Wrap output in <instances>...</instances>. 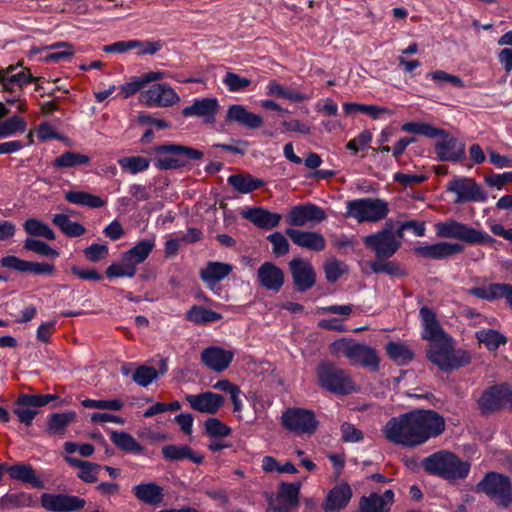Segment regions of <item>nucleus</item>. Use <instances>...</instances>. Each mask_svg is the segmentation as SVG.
<instances>
[{"instance_id":"1","label":"nucleus","mask_w":512,"mask_h":512,"mask_svg":"<svg viewBox=\"0 0 512 512\" xmlns=\"http://www.w3.org/2000/svg\"><path fill=\"white\" fill-rule=\"evenodd\" d=\"M445 430V419L434 410H413L392 417L384 425L385 438L397 445L417 447Z\"/></svg>"},{"instance_id":"2","label":"nucleus","mask_w":512,"mask_h":512,"mask_svg":"<svg viewBox=\"0 0 512 512\" xmlns=\"http://www.w3.org/2000/svg\"><path fill=\"white\" fill-rule=\"evenodd\" d=\"M426 472L447 480L464 479L470 471V464L448 451H438L423 460Z\"/></svg>"},{"instance_id":"3","label":"nucleus","mask_w":512,"mask_h":512,"mask_svg":"<svg viewBox=\"0 0 512 512\" xmlns=\"http://www.w3.org/2000/svg\"><path fill=\"white\" fill-rule=\"evenodd\" d=\"M427 358L442 371H452L471 361L470 354L462 349H455L450 336L441 341L430 343L427 349Z\"/></svg>"},{"instance_id":"4","label":"nucleus","mask_w":512,"mask_h":512,"mask_svg":"<svg viewBox=\"0 0 512 512\" xmlns=\"http://www.w3.org/2000/svg\"><path fill=\"white\" fill-rule=\"evenodd\" d=\"M153 164L160 170H172L184 167L190 160H200L203 152L198 149L178 145L163 144L152 148Z\"/></svg>"},{"instance_id":"5","label":"nucleus","mask_w":512,"mask_h":512,"mask_svg":"<svg viewBox=\"0 0 512 512\" xmlns=\"http://www.w3.org/2000/svg\"><path fill=\"white\" fill-rule=\"evenodd\" d=\"M319 385L329 392L346 395L355 390L354 382L348 371L330 362H321L316 370Z\"/></svg>"},{"instance_id":"6","label":"nucleus","mask_w":512,"mask_h":512,"mask_svg":"<svg viewBox=\"0 0 512 512\" xmlns=\"http://www.w3.org/2000/svg\"><path fill=\"white\" fill-rule=\"evenodd\" d=\"M435 229L438 237L458 239L468 244L491 245L495 242L486 232L453 219L437 223Z\"/></svg>"},{"instance_id":"7","label":"nucleus","mask_w":512,"mask_h":512,"mask_svg":"<svg viewBox=\"0 0 512 512\" xmlns=\"http://www.w3.org/2000/svg\"><path fill=\"white\" fill-rule=\"evenodd\" d=\"M334 351L341 353L354 364H360L373 371L379 369L380 358L377 351L367 345L356 343L352 340H338L332 344Z\"/></svg>"},{"instance_id":"8","label":"nucleus","mask_w":512,"mask_h":512,"mask_svg":"<svg viewBox=\"0 0 512 512\" xmlns=\"http://www.w3.org/2000/svg\"><path fill=\"white\" fill-rule=\"evenodd\" d=\"M476 491L482 492L498 505L507 507L512 503V485L509 478L497 472H489L476 485Z\"/></svg>"},{"instance_id":"9","label":"nucleus","mask_w":512,"mask_h":512,"mask_svg":"<svg viewBox=\"0 0 512 512\" xmlns=\"http://www.w3.org/2000/svg\"><path fill=\"white\" fill-rule=\"evenodd\" d=\"M346 215L359 223L377 222L388 214L387 203L381 199L362 198L347 202Z\"/></svg>"},{"instance_id":"10","label":"nucleus","mask_w":512,"mask_h":512,"mask_svg":"<svg viewBox=\"0 0 512 512\" xmlns=\"http://www.w3.org/2000/svg\"><path fill=\"white\" fill-rule=\"evenodd\" d=\"M447 191L456 194V204L468 202H485L487 194L475 179L470 177H454L448 182Z\"/></svg>"},{"instance_id":"11","label":"nucleus","mask_w":512,"mask_h":512,"mask_svg":"<svg viewBox=\"0 0 512 512\" xmlns=\"http://www.w3.org/2000/svg\"><path fill=\"white\" fill-rule=\"evenodd\" d=\"M282 423L285 428L298 435H311L318 426L314 412L303 408L286 410L282 415Z\"/></svg>"},{"instance_id":"12","label":"nucleus","mask_w":512,"mask_h":512,"mask_svg":"<svg viewBox=\"0 0 512 512\" xmlns=\"http://www.w3.org/2000/svg\"><path fill=\"white\" fill-rule=\"evenodd\" d=\"M366 247L374 250L378 260H386L392 257L400 248L401 242L396 239L393 231L383 229L363 238Z\"/></svg>"},{"instance_id":"13","label":"nucleus","mask_w":512,"mask_h":512,"mask_svg":"<svg viewBox=\"0 0 512 512\" xmlns=\"http://www.w3.org/2000/svg\"><path fill=\"white\" fill-rule=\"evenodd\" d=\"M55 398L56 396L52 394H22L17 398L16 407L14 408L13 412L21 423L25 424L26 426H30L33 422V419L38 414L37 409L47 405Z\"/></svg>"},{"instance_id":"14","label":"nucleus","mask_w":512,"mask_h":512,"mask_svg":"<svg viewBox=\"0 0 512 512\" xmlns=\"http://www.w3.org/2000/svg\"><path fill=\"white\" fill-rule=\"evenodd\" d=\"M179 100V95L167 84H154L139 95V101L148 107H170Z\"/></svg>"},{"instance_id":"15","label":"nucleus","mask_w":512,"mask_h":512,"mask_svg":"<svg viewBox=\"0 0 512 512\" xmlns=\"http://www.w3.org/2000/svg\"><path fill=\"white\" fill-rule=\"evenodd\" d=\"M41 506L50 512H75L82 510L86 500L69 494L43 493L40 498Z\"/></svg>"},{"instance_id":"16","label":"nucleus","mask_w":512,"mask_h":512,"mask_svg":"<svg viewBox=\"0 0 512 512\" xmlns=\"http://www.w3.org/2000/svg\"><path fill=\"white\" fill-rule=\"evenodd\" d=\"M184 399L192 410L208 415L216 414L224 404V397L211 391L186 394Z\"/></svg>"},{"instance_id":"17","label":"nucleus","mask_w":512,"mask_h":512,"mask_svg":"<svg viewBox=\"0 0 512 512\" xmlns=\"http://www.w3.org/2000/svg\"><path fill=\"white\" fill-rule=\"evenodd\" d=\"M220 105L217 98L208 97L195 99L193 103L182 110L185 117H199L205 124H214Z\"/></svg>"},{"instance_id":"18","label":"nucleus","mask_w":512,"mask_h":512,"mask_svg":"<svg viewBox=\"0 0 512 512\" xmlns=\"http://www.w3.org/2000/svg\"><path fill=\"white\" fill-rule=\"evenodd\" d=\"M289 269L298 291L305 292L314 286L316 274L310 262L295 258L289 262Z\"/></svg>"},{"instance_id":"19","label":"nucleus","mask_w":512,"mask_h":512,"mask_svg":"<svg viewBox=\"0 0 512 512\" xmlns=\"http://www.w3.org/2000/svg\"><path fill=\"white\" fill-rule=\"evenodd\" d=\"M326 218L325 211L312 203L296 205L288 214V222L293 226H304L309 222H322Z\"/></svg>"},{"instance_id":"20","label":"nucleus","mask_w":512,"mask_h":512,"mask_svg":"<svg viewBox=\"0 0 512 512\" xmlns=\"http://www.w3.org/2000/svg\"><path fill=\"white\" fill-rule=\"evenodd\" d=\"M16 66L10 65L5 69H0V84L3 90L14 92L17 89L21 90L25 85L36 82L38 79L33 77L29 69H21L19 72L14 73Z\"/></svg>"},{"instance_id":"21","label":"nucleus","mask_w":512,"mask_h":512,"mask_svg":"<svg viewBox=\"0 0 512 512\" xmlns=\"http://www.w3.org/2000/svg\"><path fill=\"white\" fill-rule=\"evenodd\" d=\"M257 280L263 288L279 292L284 285V271L276 264L266 261L257 270Z\"/></svg>"},{"instance_id":"22","label":"nucleus","mask_w":512,"mask_h":512,"mask_svg":"<svg viewBox=\"0 0 512 512\" xmlns=\"http://www.w3.org/2000/svg\"><path fill=\"white\" fill-rule=\"evenodd\" d=\"M234 358V353L219 346H210L201 352V362L214 372L226 370Z\"/></svg>"},{"instance_id":"23","label":"nucleus","mask_w":512,"mask_h":512,"mask_svg":"<svg viewBox=\"0 0 512 512\" xmlns=\"http://www.w3.org/2000/svg\"><path fill=\"white\" fill-rule=\"evenodd\" d=\"M226 121L237 123L245 128L256 130L263 126L264 121L259 114L250 112L241 104L230 105L226 112Z\"/></svg>"},{"instance_id":"24","label":"nucleus","mask_w":512,"mask_h":512,"mask_svg":"<svg viewBox=\"0 0 512 512\" xmlns=\"http://www.w3.org/2000/svg\"><path fill=\"white\" fill-rule=\"evenodd\" d=\"M464 246L460 243L437 242L415 247L414 253L420 257L430 259H444L455 254L461 253Z\"/></svg>"},{"instance_id":"25","label":"nucleus","mask_w":512,"mask_h":512,"mask_svg":"<svg viewBox=\"0 0 512 512\" xmlns=\"http://www.w3.org/2000/svg\"><path fill=\"white\" fill-rule=\"evenodd\" d=\"M394 498L395 494L391 489H387L383 494L374 492L368 496H362L357 512H390Z\"/></svg>"},{"instance_id":"26","label":"nucleus","mask_w":512,"mask_h":512,"mask_svg":"<svg viewBox=\"0 0 512 512\" xmlns=\"http://www.w3.org/2000/svg\"><path fill=\"white\" fill-rule=\"evenodd\" d=\"M435 153L441 161H461L465 157V144L457 138L445 136L435 143Z\"/></svg>"},{"instance_id":"27","label":"nucleus","mask_w":512,"mask_h":512,"mask_svg":"<svg viewBox=\"0 0 512 512\" xmlns=\"http://www.w3.org/2000/svg\"><path fill=\"white\" fill-rule=\"evenodd\" d=\"M242 217L258 228L266 230L277 227L282 219L281 214L270 212L262 207L249 208L242 212Z\"/></svg>"},{"instance_id":"28","label":"nucleus","mask_w":512,"mask_h":512,"mask_svg":"<svg viewBox=\"0 0 512 512\" xmlns=\"http://www.w3.org/2000/svg\"><path fill=\"white\" fill-rule=\"evenodd\" d=\"M419 314L423 326V339L429 341L430 343H434L448 337V335L441 328L435 313L431 309L422 307Z\"/></svg>"},{"instance_id":"29","label":"nucleus","mask_w":512,"mask_h":512,"mask_svg":"<svg viewBox=\"0 0 512 512\" xmlns=\"http://www.w3.org/2000/svg\"><path fill=\"white\" fill-rule=\"evenodd\" d=\"M286 234L294 244L309 250L322 251L326 246L325 238L317 232L288 228Z\"/></svg>"},{"instance_id":"30","label":"nucleus","mask_w":512,"mask_h":512,"mask_svg":"<svg viewBox=\"0 0 512 512\" xmlns=\"http://www.w3.org/2000/svg\"><path fill=\"white\" fill-rule=\"evenodd\" d=\"M352 497V489L346 482H342L333 487L324 503L323 510L326 512H333L345 508L350 502Z\"/></svg>"},{"instance_id":"31","label":"nucleus","mask_w":512,"mask_h":512,"mask_svg":"<svg viewBox=\"0 0 512 512\" xmlns=\"http://www.w3.org/2000/svg\"><path fill=\"white\" fill-rule=\"evenodd\" d=\"M233 270V266L228 263L210 261L205 268L201 269L199 276L208 287L213 288L220 281L225 279Z\"/></svg>"},{"instance_id":"32","label":"nucleus","mask_w":512,"mask_h":512,"mask_svg":"<svg viewBox=\"0 0 512 512\" xmlns=\"http://www.w3.org/2000/svg\"><path fill=\"white\" fill-rule=\"evenodd\" d=\"M134 496L143 504L157 506L163 502V488L155 482L141 483L132 489Z\"/></svg>"},{"instance_id":"33","label":"nucleus","mask_w":512,"mask_h":512,"mask_svg":"<svg viewBox=\"0 0 512 512\" xmlns=\"http://www.w3.org/2000/svg\"><path fill=\"white\" fill-rule=\"evenodd\" d=\"M155 247L154 238L139 241L128 251L122 254L124 261H127L137 271V266L143 263Z\"/></svg>"},{"instance_id":"34","label":"nucleus","mask_w":512,"mask_h":512,"mask_svg":"<svg viewBox=\"0 0 512 512\" xmlns=\"http://www.w3.org/2000/svg\"><path fill=\"white\" fill-rule=\"evenodd\" d=\"M4 471L8 473L11 479L31 484L33 487L42 486L41 480L30 464L16 463L11 466L5 464Z\"/></svg>"},{"instance_id":"35","label":"nucleus","mask_w":512,"mask_h":512,"mask_svg":"<svg viewBox=\"0 0 512 512\" xmlns=\"http://www.w3.org/2000/svg\"><path fill=\"white\" fill-rule=\"evenodd\" d=\"M162 455L165 459L179 461L189 459L195 464H200L204 460V456L194 452L187 445H166L162 448Z\"/></svg>"},{"instance_id":"36","label":"nucleus","mask_w":512,"mask_h":512,"mask_svg":"<svg viewBox=\"0 0 512 512\" xmlns=\"http://www.w3.org/2000/svg\"><path fill=\"white\" fill-rule=\"evenodd\" d=\"M227 182L242 194L251 193L264 185L263 180L246 173L230 175Z\"/></svg>"},{"instance_id":"37","label":"nucleus","mask_w":512,"mask_h":512,"mask_svg":"<svg viewBox=\"0 0 512 512\" xmlns=\"http://www.w3.org/2000/svg\"><path fill=\"white\" fill-rule=\"evenodd\" d=\"M498 385L485 390L478 399V406L482 413H490L502 409L501 394Z\"/></svg>"},{"instance_id":"38","label":"nucleus","mask_w":512,"mask_h":512,"mask_svg":"<svg viewBox=\"0 0 512 512\" xmlns=\"http://www.w3.org/2000/svg\"><path fill=\"white\" fill-rule=\"evenodd\" d=\"M65 199L69 203L93 209L102 208L106 205V201L100 196L93 195L84 191H68L65 194Z\"/></svg>"},{"instance_id":"39","label":"nucleus","mask_w":512,"mask_h":512,"mask_svg":"<svg viewBox=\"0 0 512 512\" xmlns=\"http://www.w3.org/2000/svg\"><path fill=\"white\" fill-rule=\"evenodd\" d=\"M67 463L71 466L79 468L80 472L78 473V477L86 482V483H94L98 480L97 474L102 469L99 464L83 461L74 457L67 456L65 458Z\"/></svg>"},{"instance_id":"40","label":"nucleus","mask_w":512,"mask_h":512,"mask_svg":"<svg viewBox=\"0 0 512 512\" xmlns=\"http://www.w3.org/2000/svg\"><path fill=\"white\" fill-rule=\"evenodd\" d=\"M110 439L112 443L120 450L132 454H140L143 452V446L129 433L112 431Z\"/></svg>"},{"instance_id":"41","label":"nucleus","mask_w":512,"mask_h":512,"mask_svg":"<svg viewBox=\"0 0 512 512\" xmlns=\"http://www.w3.org/2000/svg\"><path fill=\"white\" fill-rule=\"evenodd\" d=\"M186 319L195 324L203 325L221 320L222 315L203 306L194 305L187 311Z\"/></svg>"},{"instance_id":"42","label":"nucleus","mask_w":512,"mask_h":512,"mask_svg":"<svg viewBox=\"0 0 512 512\" xmlns=\"http://www.w3.org/2000/svg\"><path fill=\"white\" fill-rule=\"evenodd\" d=\"M386 353L391 360L396 362L398 365H404L410 362L414 353L408 345L402 342H389L385 347Z\"/></svg>"},{"instance_id":"43","label":"nucleus","mask_w":512,"mask_h":512,"mask_svg":"<svg viewBox=\"0 0 512 512\" xmlns=\"http://www.w3.org/2000/svg\"><path fill=\"white\" fill-rule=\"evenodd\" d=\"M91 159L89 156L73 151H66L53 161L55 168H73L78 166L89 165Z\"/></svg>"},{"instance_id":"44","label":"nucleus","mask_w":512,"mask_h":512,"mask_svg":"<svg viewBox=\"0 0 512 512\" xmlns=\"http://www.w3.org/2000/svg\"><path fill=\"white\" fill-rule=\"evenodd\" d=\"M52 222L68 237H79L86 232L82 224L70 220L65 214H55Z\"/></svg>"},{"instance_id":"45","label":"nucleus","mask_w":512,"mask_h":512,"mask_svg":"<svg viewBox=\"0 0 512 512\" xmlns=\"http://www.w3.org/2000/svg\"><path fill=\"white\" fill-rule=\"evenodd\" d=\"M476 338L490 351L497 350L501 345H504L507 342V338L502 333L493 329H482L477 331Z\"/></svg>"},{"instance_id":"46","label":"nucleus","mask_w":512,"mask_h":512,"mask_svg":"<svg viewBox=\"0 0 512 512\" xmlns=\"http://www.w3.org/2000/svg\"><path fill=\"white\" fill-rule=\"evenodd\" d=\"M467 294L482 300L494 301L503 298V283H492L482 287H472Z\"/></svg>"},{"instance_id":"47","label":"nucleus","mask_w":512,"mask_h":512,"mask_svg":"<svg viewBox=\"0 0 512 512\" xmlns=\"http://www.w3.org/2000/svg\"><path fill=\"white\" fill-rule=\"evenodd\" d=\"M25 231L32 237H42L47 240H55L56 235L48 224L36 219L29 218L24 223Z\"/></svg>"},{"instance_id":"48","label":"nucleus","mask_w":512,"mask_h":512,"mask_svg":"<svg viewBox=\"0 0 512 512\" xmlns=\"http://www.w3.org/2000/svg\"><path fill=\"white\" fill-rule=\"evenodd\" d=\"M76 418L73 411L51 414L48 420V430L52 434H63L66 427Z\"/></svg>"},{"instance_id":"49","label":"nucleus","mask_w":512,"mask_h":512,"mask_svg":"<svg viewBox=\"0 0 512 512\" xmlns=\"http://www.w3.org/2000/svg\"><path fill=\"white\" fill-rule=\"evenodd\" d=\"M300 487V483H282L279 487L278 498L287 506H297Z\"/></svg>"},{"instance_id":"50","label":"nucleus","mask_w":512,"mask_h":512,"mask_svg":"<svg viewBox=\"0 0 512 512\" xmlns=\"http://www.w3.org/2000/svg\"><path fill=\"white\" fill-rule=\"evenodd\" d=\"M205 434L211 438H226L231 435L232 429L218 418H208L204 422Z\"/></svg>"},{"instance_id":"51","label":"nucleus","mask_w":512,"mask_h":512,"mask_svg":"<svg viewBox=\"0 0 512 512\" xmlns=\"http://www.w3.org/2000/svg\"><path fill=\"white\" fill-rule=\"evenodd\" d=\"M158 377L157 370L147 365L137 366L132 373L133 381L142 387H147Z\"/></svg>"},{"instance_id":"52","label":"nucleus","mask_w":512,"mask_h":512,"mask_svg":"<svg viewBox=\"0 0 512 512\" xmlns=\"http://www.w3.org/2000/svg\"><path fill=\"white\" fill-rule=\"evenodd\" d=\"M118 164L122 169L132 174H137L149 168L150 160L141 156H131L120 158Z\"/></svg>"},{"instance_id":"53","label":"nucleus","mask_w":512,"mask_h":512,"mask_svg":"<svg viewBox=\"0 0 512 512\" xmlns=\"http://www.w3.org/2000/svg\"><path fill=\"white\" fill-rule=\"evenodd\" d=\"M369 266L373 273L380 274L385 273L390 276H404L405 271L395 261L375 260L369 263Z\"/></svg>"},{"instance_id":"54","label":"nucleus","mask_w":512,"mask_h":512,"mask_svg":"<svg viewBox=\"0 0 512 512\" xmlns=\"http://www.w3.org/2000/svg\"><path fill=\"white\" fill-rule=\"evenodd\" d=\"M24 249L28 251H32L38 255L45 256V257H51V258H57L59 256V252L52 248L47 243L36 240L33 238H27L24 241Z\"/></svg>"},{"instance_id":"55","label":"nucleus","mask_w":512,"mask_h":512,"mask_svg":"<svg viewBox=\"0 0 512 512\" xmlns=\"http://www.w3.org/2000/svg\"><path fill=\"white\" fill-rule=\"evenodd\" d=\"M26 122L23 118L13 116L5 121L0 122V139L14 135L16 132H24Z\"/></svg>"},{"instance_id":"56","label":"nucleus","mask_w":512,"mask_h":512,"mask_svg":"<svg viewBox=\"0 0 512 512\" xmlns=\"http://www.w3.org/2000/svg\"><path fill=\"white\" fill-rule=\"evenodd\" d=\"M136 274V270L124 258L121 257L119 263H113L106 269V275L109 278L112 277H133Z\"/></svg>"},{"instance_id":"57","label":"nucleus","mask_w":512,"mask_h":512,"mask_svg":"<svg viewBox=\"0 0 512 512\" xmlns=\"http://www.w3.org/2000/svg\"><path fill=\"white\" fill-rule=\"evenodd\" d=\"M223 83L227 86L229 91L237 92L247 88L251 84V80L228 71L223 78Z\"/></svg>"},{"instance_id":"58","label":"nucleus","mask_w":512,"mask_h":512,"mask_svg":"<svg viewBox=\"0 0 512 512\" xmlns=\"http://www.w3.org/2000/svg\"><path fill=\"white\" fill-rule=\"evenodd\" d=\"M267 240L272 244V252L275 256H283L289 252V242L282 233L274 232L267 237Z\"/></svg>"},{"instance_id":"59","label":"nucleus","mask_w":512,"mask_h":512,"mask_svg":"<svg viewBox=\"0 0 512 512\" xmlns=\"http://www.w3.org/2000/svg\"><path fill=\"white\" fill-rule=\"evenodd\" d=\"M325 275L329 282H336L347 272V265L338 260H330L324 265Z\"/></svg>"},{"instance_id":"60","label":"nucleus","mask_w":512,"mask_h":512,"mask_svg":"<svg viewBox=\"0 0 512 512\" xmlns=\"http://www.w3.org/2000/svg\"><path fill=\"white\" fill-rule=\"evenodd\" d=\"M51 48L56 49V51L51 52L46 56V59L50 61L58 62L69 58L74 54L73 47L68 42H57L51 45Z\"/></svg>"},{"instance_id":"61","label":"nucleus","mask_w":512,"mask_h":512,"mask_svg":"<svg viewBox=\"0 0 512 512\" xmlns=\"http://www.w3.org/2000/svg\"><path fill=\"white\" fill-rule=\"evenodd\" d=\"M28 263V260L21 259L15 255H6L0 258L1 267L20 273H28Z\"/></svg>"},{"instance_id":"62","label":"nucleus","mask_w":512,"mask_h":512,"mask_svg":"<svg viewBox=\"0 0 512 512\" xmlns=\"http://www.w3.org/2000/svg\"><path fill=\"white\" fill-rule=\"evenodd\" d=\"M427 76L430 77L437 84L447 82L457 88H463L465 86L463 80L459 76L449 74L444 70L433 71L429 73Z\"/></svg>"},{"instance_id":"63","label":"nucleus","mask_w":512,"mask_h":512,"mask_svg":"<svg viewBox=\"0 0 512 512\" xmlns=\"http://www.w3.org/2000/svg\"><path fill=\"white\" fill-rule=\"evenodd\" d=\"M83 254L90 262H99L105 259L109 254L107 245L93 243L83 250Z\"/></svg>"},{"instance_id":"64","label":"nucleus","mask_w":512,"mask_h":512,"mask_svg":"<svg viewBox=\"0 0 512 512\" xmlns=\"http://www.w3.org/2000/svg\"><path fill=\"white\" fill-rule=\"evenodd\" d=\"M342 440L344 442H359L363 439V433L353 424L345 422L341 425Z\"/></svg>"}]
</instances>
